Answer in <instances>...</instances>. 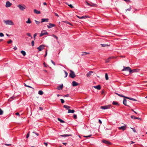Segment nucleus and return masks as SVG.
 Wrapping results in <instances>:
<instances>
[{"instance_id":"1","label":"nucleus","mask_w":147,"mask_h":147,"mask_svg":"<svg viewBox=\"0 0 147 147\" xmlns=\"http://www.w3.org/2000/svg\"><path fill=\"white\" fill-rule=\"evenodd\" d=\"M4 22L7 25L8 24L10 25H14L13 23L10 20H8L6 21H4Z\"/></svg>"},{"instance_id":"2","label":"nucleus","mask_w":147,"mask_h":147,"mask_svg":"<svg viewBox=\"0 0 147 147\" xmlns=\"http://www.w3.org/2000/svg\"><path fill=\"white\" fill-rule=\"evenodd\" d=\"M17 7L19 8V9L22 11H24L25 9L26 6L24 5L23 6L20 4L18 5H17Z\"/></svg>"},{"instance_id":"3","label":"nucleus","mask_w":147,"mask_h":147,"mask_svg":"<svg viewBox=\"0 0 147 147\" xmlns=\"http://www.w3.org/2000/svg\"><path fill=\"white\" fill-rule=\"evenodd\" d=\"M70 73L69 75V77L71 78H74L76 76L74 72L71 70H70Z\"/></svg>"},{"instance_id":"4","label":"nucleus","mask_w":147,"mask_h":147,"mask_svg":"<svg viewBox=\"0 0 147 147\" xmlns=\"http://www.w3.org/2000/svg\"><path fill=\"white\" fill-rule=\"evenodd\" d=\"M111 105H109L105 106H101L100 108L102 109H109L110 108Z\"/></svg>"},{"instance_id":"5","label":"nucleus","mask_w":147,"mask_h":147,"mask_svg":"<svg viewBox=\"0 0 147 147\" xmlns=\"http://www.w3.org/2000/svg\"><path fill=\"white\" fill-rule=\"evenodd\" d=\"M45 46L44 45H40L39 47H37V49H38L39 51H42V50L44 49Z\"/></svg>"},{"instance_id":"6","label":"nucleus","mask_w":147,"mask_h":147,"mask_svg":"<svg viewBox=\"0 0 147 147\" xmlns=\"http://www.w3.org/2000/svg\"><path fill=\"white\" fill-rule=\"evenodd\" d=\"M130 70H131V69L129 67H124L123 69L122 70L129 71L130 73Z\"/></svg>"},{"instance_id":"7","label":"nucleus","mask_w":147,"mask_h":147,"mask_svg":"<svg viewBox=\"0 0 147 147\" xmlns=\"http://www.w3.org/2000/svg\"><path fill=\"white\" fill-rule=\"evenodd\" d=\"M12 4L9 1H7L6 3L5 6L7 7H10Z\"/></svg>"},{"instance_id":"8","label":"nucleus","mask_w":147,"mask_h":147,"mask_svg":"<svg viewBox=\"0 0 147 147\" xmlns=\"http://www.w3.org/2000/svg\"><path fill=\"white\" fill-rule=\"evenodd\" d=\"M48 33L47 32H46L44 30L43 31H42L41 33L40 34V37H41L43 35L47 34Z\"/></svg>"},{"instance_id":"9","label":"nucleus","mask_w":147,"mask_h":147,"mask_svg":"<svg viewBox=\"0 0 147 147\" xmlns=\"http://www.w3.org/2000/svg\"><path fill=\"white\" fill-rule=\"evenodd\" d=\"M49 25H47V27L49 28H50L55 26V24H52L51 23H49Z\"/></svg>"},{"instance_id":"10","label":"nucleus","mask_w":147,"mask_h":147,"mask_svg":"<svg viewBox=\"0 0 147 147\" xmlns=\"http://www.w3.org/2000/svg\"><path fill=\"white\" fill-rule=\"evenodd\" d=\"M119 130H122L123 131H124L126 129V125H125L118 127Z\"/></svg>"},{"instance_id":"11","label":"nucleus","mask_w":147,"mask_h":147,"mask_svg":"<svg viewBox=\"0 0 147 147\" xmlns=\"http://www.w3.org/2000/svg\"><path fill=\"white\" fill-rule=\"evenodd\" d=\"M102 142L103 143H104L108 145H110L111 144V142H110L108 141L107 140H102Z\"/></svg>"},{"instance_id":"12","label":"nucleus","mask_w":147,"mask_h":147,"mask_svg":"<svg viewBox=\"0 0 147 147\" xmlns=\"http://www.w3.org/2000/svg\"><path fill=\"white\" fill-rule=\"evenodd\" d=\"M63 87V84H62L61 85H60L59 86H58L57 88V89L59 90H60L62 89Z\"/></svg>"},{"instance_id":"13","label":"nucleus","mask_w":147,"mask_h":147,"mask_svg":"<svg viewBox=\"0 0 147 147\" xmlns=\"http://www.w3.org/2000/svg\"><path fill=\"white\" fill-rule=\"evenodd\" d=\"M78 85V83L74 81L72 82V85L73 86H77Z\"/></svg>"},{"instance_id":"14","label":"nucleus","mask_w":147,"mask_h":147,"mask_svg":"<svg viewBox=\"0 0 147 147\" xmlns=\"http://www.w3.org/2000/svg\"><path fill=\"white\" fill-rule=\"evenodd\" d=\"M49 19L48 18H42L41 19V22H48Z\"/></svg>"},{"instance_id":"15","label":"nucleus","mask_w":147,"mask_h":147,"mask_svg":"<svg viewBox=\"0 0 147 147\" xmlns=\"http://www.w3.org/2000/svg\"><path fill=\"white\" fill-rule=\"evenodd\" d=\"M93 87L97 89L98 90H100L101 89V86L100 85H98L96 86H94Z\"/></svg>"},{"instance_id":"16","label":"nucleus","mask_w":147,"mask_h":147,"mask_svg":"<svg viewBox=\"0 0 147 147\" xmlns=\"http://www.w3.org/2000/svg\"><path fill=\"white\" fill-rule=\"evenodd\" d=\"M126 102H127V100H126L125 99V98H124L123 99V104L125 106H127V107H129V106L128 105H127L126 104Z\"/></svg>"},{"instance_id":"17","label":"nucleus","mask_w":147,"mask_h":147,"mask_svg":"<svg viewBox=\"0 0 147 147\" xmlns=\"http://www.w3.org/2000/svg\"><path fill=\"white\" fill-rule=\"evenodd\" d=\"M113 58L112 57H109L108 59H105V61L106 63H108L109 62L110 60Z\"/></svg>"},{"instance_id":"18","label":"nucleus","mask_w":147,"mask_h":147,"mask_svg":"<svg viewBox=\"0 0 147 147\" xmlns=\"http://www.w3.org/2000/svg\"><path fill=\"white\" fill-rule=\"evenodd\" d=\"M125 98L129 99V100H133V101H137V100L136 99L134 98H130V97H127L126 96Z\"/></svg>"},{"instance_id":"19","label":"nucleus","mask_w":147,"mask_h":147,"mask_svg":"<svg viewBox=\"0 0 147 147\" xmlns=\"http://www.w3.org/2000/svg\"><path fill=\"white\" fill-rule=\"evenodd\" d=\"M93 73V71H91L89 72L86 74V76L88 77H90L91 75Z\"/></svg>"},{"instance_id":"20","label":"nucleus","mask_w":147,"mask_h":147,"mask_svg":"<svg viewBox=\"0 0 147 147\" xmlns=\"http://www.w3.org/2000/svg\"><path fill=\"white\" fill-rule=\"evenodd\" d=\"M138 71V70L137 69H133L132 70L131 69V70H130V73L137 72Z\"/></svg>"},{"instance_id":"21","label":"nucleus","mask_w":147,"mask_h":147,"mask_svg":"<svg viewBox=\"0 0 147 147\" xmlns=\"http://www.w3.org/2000/svg\"><path fill=\"white\" fill-rule=\"evenodd\" d=\"M34 11L35 13H36L37 14H39L40 13V11H38L36 9H34Z\"/></svg>"},{"instance_id":"22","label":"nucleus","mask_w":147,"mask_h":147,"mask_svg":"<svg viewBox=\"0 0 147 147\" xmlns=\"http://www.w3.org/2000/svg\"><path fill=\"white\" fill-rule=\"evenodd\" d=\"M78 18L80 19H83V18H89V16H82L80 17H79V16H78Z\"/></svg>"},{"instance_id":"23","label":"nucleus","mask_w":147,"mask_h":147,"mask_svg":"<svg viewBox=\"0 0 147 147\" xmlns=\"http://www.w3.org/2000/svg\"><path fill=\"white\" fill-rule=\"evenodd\" d=\"M70 135H68V134H64L60 136L63 137H68L70 136Z\"/></svg>"},{"instance_id":"24","label":"nucleus","mask_w":147,"mask_h":147,"mask_svg":"<svg viewBox=\"0 0 147 147\" xmlns=\"http://www.w3.org/2000/svg\"><path fill=\"white\" fill-rule=\"evenodd\" d=\"M75 112V111L74 110H70V109H68V113H74Z\"/></svg>"},{"instance_id":"25","label":"nucleus","mask_w":147,"mask_h":147,"mask_svg":"<svg viewBox=\"0 0 147 147\" xmlns=\"http://www.w3.org/2000/svg\"><path fill=\"white\" fill-rule=\"evenodd\" d=\"M26 22L27 24H30L32 22L30 20V18H28V20L26 21Z\"/></svg>"},{"instance_id":"26","label":"nucleus","mask_w":147,"mask_h":147,"mask_svg":"<svg viewBox=\"0 0 147 147\" xmlns=\"http://www.w3.org/2000/svg\"><path fill=\"white\" fill-rule=\"evenodd\" d=\"M89 54V53L83 52L82 53V55L84 56V55H86Z\"/></svg>"},{"instance_id":"27","label":"nucleus","mask_w":147,"mask_h":147,"mask_svg":"<svg viewBox=\"0 0 147 147\" xmlns=\"http://www.w3.org/2000/svg\"><path fill=\"white\" fill-rule=\"evenodd\" d=\"M21 53L24 56H25L26 55V52L24 51H21Z\"/></svg>"},{"instance_id":"28","label":"nucleus","mask_w":147,"mask_h":147,"mask_svg":"<svg viewBox=\"0 0 147 147\" xmlns=\"http://www.w3.org/2000/svg\"><path fill=\"white\" fill-rule=\"evenodd\" d=\"M97 6V5L96 4L91 3L90 4V6L91 7H96Z\"/></svg>"},{"instance_id":"29","label":"nucleus","mask_w":147,"mask_h":147,"mask_svg":"<svg viewBox=\"0 0 147 147\" xmlns=\"http://www.w3.org/2000/svg\"><path fill=\"white\" fill-rule=\"evenodd\" d=\"M100 45H101V46L102 47H107V46H109L110 45H109L107 44H100Z\"/></svg>"},{"instance_id":"30","label":"nucleus","mask_w":147,"mask_h":147,"mask_svg":"<svg viewBox=\"0 0 147 147\" xmlns=\"http://www.w3.org/2000/svg\"><path fill=\"white\" fill-rule=\"evenodd\" d=\"M115 94H117V95H118V96H120V97H124L125 98V97L126 96L123 95H121L117 93H115Z\"/></svg>"},{"instance_id":"31","label":"nucleus","mask_w":147,"mask_h":147,"mask_svg":"<svg viewBox=\"0 0 147 147\" xmlns=\"http://www.w3.org/2000/svg\"><path fill=\"white\" fill-rule=\"evenodd\" d=\"M63 107L65 108H66L67 109H68L69 108H70V107L67 105H64L63 106Z\"/></svg>"},{"instance_id":"32","label":"nucleus","mask_w":147,"mask_h":147,"mask_svg":"<svg viewBox=\"0 0 147 147\" xmlns=\"http://www.w3.org/2000/svg\"><path fill=\"white\" fill-rule=\"evenodd\" d=\"M113 104L114 105H119L118 102L115 101H114L113 102Z\"/></svg>"},{"instance_id":"33","label":"nucleus","mask_w":147,"mask_h":147,"mask_svg":"<svg viewBox=\"0 0 147 147\" xmlns=\"http://www.w3.org/2000/svg\"><path fill=\"white\" fill-rule=\"evenodd\" d=\"M43 93V92L42 90H39L38 92V94L40 95H42Z\"/></svg>"},{"instance_id":"34","label":"nucleus","mask_w":147,"mask_h":147,"mask_svg":"<svg viewBox=\"0 0 147 147\" xmlns=\"http://www.w3.org/2000/svg\"><path fill=\"white\" fill-rule=\"evenodd\" d=\"M58 121H60L61 123H64L65 122V121H63V120L61 119H60L59 118H58Z\"/></svg>"},{"instance_id":"35","label":"nucleus","mask_w":147,"mask_h":147,"mask_svg":"<svg viewBox=\"0 0 147 147\" xmlns=\"http://www.w3.org/2000/svg\"><path fill=\"white\" fill-rule=\"evenodd\" d=\"M105 79L106 80H108L109 79L108 75L107 73H106L105 74Z\"/></svg>"},{"instance_id":"36","label":"nucleus","mask_w":147,"mask_h":147,"mask_svg":"<svg viewBox=\"0 0 147 147\" xmlns=\"http://www.w3.org/2000/svg\"><path fill=\"white\" fill-rule=\"evenodd\" d=\"M53 37H54V38H55L57 40L58 39V37L55 36V35L54 34H53L52 36Z\"/></svg>"},{"instance_id":"37","label":"nucleus","mask_w":147,"mask_h":147,"mask_svg":"<svg viewBox=\"0 0 147 147\" xmlns=\"http://www.w3.org/2000/svg\"><path fill=\"white\" fill-rule=\"evenodd\" d=\"M131 118L132 119H136V117L134 115H132L131 116Z\"/></svg>"},{"instance_id":"38","label":"nucleus","mask_w":147,"mask_h":147,"mask_svg":"<svg viewBox=\"0 0 147 147\" xmlns=\"http://www.w3.org/2000/svg\"><path fill=\"white\" fill-rule=\"evenodd\" d=\"M64 72L65 73V78H66L67 76V75H68V73L65 70L64 71Z\"/></svg>"},{"instance_id":"39","label":"nucleus","mask_w":147,"mask_h":147,"mask_svg":"<svg viewBox=\"0 0 147 147\" xmlns=\"http://www.w3.org/2000/svg\"><path fill=\"white\" fill-rule=\"evenodd\" d=\"M63 22L64 23H66V24H69L70 25H71V24L69 22L67 21H63Z\"/></svg>"},{"instance_id":"40","label":"nucleus","mask_w":147,"mask_h":147,"mask_svg":"<svg viewBox=\"0 0 147 147\" xmlns=\"http://www.w3.org/2000/svg\"><path fill=\"white\" fill-rule=\"evenodd\" d=\"M131 7L130 6L129 8L126 9L125 11H127V10L130 11L131 10Z\"/></svg>"},{"instance_id":"41","label":"nucleus","mask_w":147,"mask_h":147,"mask_svg":"<svg viewBox=\"0 0 147 147\" xmlns=\"http://www.w3.org/2000/svg\"><path fill=\"white\" fill-rule=\"evenodd\" d=\"M3 111L1 109H0V115H2L3 114Z\"/></svg>"},{"instance_id":"42","label":"nucleus","mask_w":147,"mask_h":147,"mask_svg":"<svg viewBox=\"0 0 147 147\" xmlns=\"http://www.w3.org/2000/svg\"><path fill=\"white\" fill-rule=\"evenodd\" d=\"M35 21L36 23L37 24H38L40 23V22L39 21H37V20H35Z\"/></svg>"},{"instance_id":"43","label":"nucleus","mask_w":147,"mask_h":147,"mask_svg":"<svg viewBox=\"0 0 147 147\" xmlns=\"http://www.w3.org/2000/svg\"><path fill=\"white\" fill-rule=\"evenodd\" d=\"M26 35L30 37V36H31V34L29 33H27Z\"/></svg>"},{"instance_id":"44","label":"nucleus","mask_w":147,"mask_h":147,"mask_svg":"<svg viewBox=\"0 0 147 147\" xmlns=\"http://www.w3.org/2000/svg\"><path fill=\"white\" fill-rule=\"evenodd\" d=\"M12 42V41L11 40H10L9 41L7 42V43L8 44H10Z\"/></svg>"},{"instance_id":"45","label":"nucleus","mask_w":147,"mask_h":147,"mask_svg":"<svg viewBox=\"0 0 147 147\" xmlns=\"http://www.w3.org/2000/svg\"><path fill=\"white\" fill-rule=\"evenodd\" d=\"M32 46H33L34 45V40H32L31 42Z\"/></svg>"},{"instance_id":"46","label":"nucleus","mask_w":147,"mask_h":147,"mask_svg":"<svg viewBox=\"0 0 147 147\" xmlns=\"http://www.w3.org/2000/svg\"><path fill=\"white\" fill-rule=\"evenodd\" d=\"M4 36V34L2 33H1V32L0 33V36L3 37V36Z\"/></svg>"},{"instance_id":"47","label":"nucleus","mask_w":147,"mask_h":147,"mask_svg":"<svg viewBox=\"0 0 147 147\" xmlns=\"http://www.w3.org/2000/svg\"><path fill=\"white\" fill-rule=\"evenodd\" d=\"M68 6L70 7L71 8H74V7L72 6V5H71V4H69H69H68Z\"/></svg>"},{"instance_id":"48","label":"nucleus","mask_w":147,"mask_h":147,"mask_svg":"<svg viewBox=\"0 0 147 147\" xmlns=\"http://www.w3.org/2000/svg\"><path fill=\"white\" fill-rule=\"evenodd\" d=\"M60 100L62 103H63L64 102V100L63 99H61Z\"/></svg>"},{"instance_id":"49","label":"nucleus","mask_w":147,"mask_h":147,"mask_svg":"<svg viewBox=\"0 0 147 147\" xmlns=\"http://www.w3.org/2000/svg\"><path fill=\"white\" fill-rule=\"evenodd\" d=\"M131 128L132 129L133 131L134 132H136V129L134 128Z\"/></svg>"},{"instance_id":"50","label":"nucleus","mask_w":147,"mask_h":147,"mask_svg":"<svg viewBox=\"0 0 147 147\" xmlns=\"http://www.w3.org/2000/svg\"><path fill=\"white\" fill-rule=\"evenodd\" d=\"M73 117H74V118L75 119H77V115L76 114H74V115Z\"/></svg>"},{"instance_id":"51","label":"nucleus","mask_w":147,"mask_h":147,"mask_svg":"<svg viewBox=\"0 0 147 147\" xmlns=\"http://www.w3.org/2000/svg\"><path fill=\"white\" fill-rule=\"evenodd\" d=\"M37 36V33H35L34 35V39L35 40V37H36V36Z\"/></svg>"},{"instance_id":"52","label":"nucleus","mask_w":147,"mask_h":147,"mask_svg":"<svg viewBox=\"0 0 147 147\" xmlns=\"http://www.w3.org/2000/svg\"><path fill=\"white\" fill-rule=\"evenodd\" d=\"M86 4L87 5H88L89 6H90V3H88V2H86Z\"/></svg>"},{"instance_id":"53","label":"nucleus","mask_w":147,"mask_h":147,"mask_svg":"<svg viewBox=\"0 0 147 147\" xmlns=\"http://www.w3.org/2000/svg\"><path fill=\"white\" fill-rule=\"evenodd\" d=\"M47 50H46V52H45V57L47 55Z\"/></svg>"},{"instance_id":"54","label":"nucleus","mask_w":147,"mask_h":147,"mask_svg":"<svg viewBox=\"0 0 147 147\" xmlns=\"http://www.w3.org/2000/svg\"><path fill=\"white\" fill-rule=\"evenodd\" d=\"M29 133H28L27 134V135L26 136V138H28V137H29Z\"/></svg>"},{"instance_id":"55","label":"nucleus","mask_w":147,"mask_h":147,"mask_svg":"<svg viewBox=\"0 0 147 147\" xmlns=\"http://www.w3.org/2000/svg\"><path fill=\"white\" fill-rule=\"evenodd\" d=\"M5 144V145L6 146H10L11 145V144Z\"/></svg>"},{"instance_id":"56","label":"nucleus","mask_w":147,"mask_h":147,"mask_svg":"<svg viewBox=\"0 0 147 147\" xmlns=\"http://www.w3.org/2000/svg\"><path fill=\"white\" fill-rule=\"evenodd\" d=\"M124 0L127 3L130 2V1L129 0Z\"/></svg>"},{"instance_id":"57","label":"nucleus","mask_w":147,"mask_h":147,"mask_svg":"<svg viewBox=\"0 0 147 147\" xmlns=\"http://www.w3.org/2000/svg\"><path fill=\"white\" fill-rule=\"evenodd\" d=\"M91 136H92L91 135H90L88 136H84V137H86V138H87V137H90Z\"/></svg>"},{"instance_id":"58","label":"nucleus","mask_w":147,"mask_h":147,"mask_svg":"<svg viewBox=\"0 0 147 147\" xmlns=\"http://www.w3.org/2000/svg\"><path fill=\"white\" fill-rule=\"evenodd\" d=\"M15 114L16 115H18V116H20V115L19 114V113H15Z\"/></svg>"},{"instance_id":"59","label":"nucleus","mask_w":147,"mask_h":147,"mask_svg":"<svg viewBox=\"0 0 147 147\" xmlns=\"http://www.w3.org/2000/svg\"><path fill=\"white\" fill-rule=\"evenodd\" d=\"M51 61L52 62V63L54 65H55V63L52 60H51Z\"/></svg>"},{"instance_id":"60","label":"nucleus","mask_w":147,"mask_h":147,"mask_svg":"<svg viewBox=\"0 0 147 147\" xmlns=\"http://www.w3.org/2000/svg\"><path fill=\"white\" fill-rule=\"evenodd\" d=\"M55 16H57L58 17H59V16H58V15L57 14V13H55Z\"/></svg>"},{"instance_id":"61","label":"nucleus","mask_w":147,"mask_h":147,"mask_svg":"<svg viewBox=\"0 0 147 147\" xmlns=\"http://www.w3.org/2000/svg\"><path fill=\"white\" fill-rule=\"evenodd\" d=\"M98 122H99V123H100V124H101L102 123V121H101V120L100 119H99L98 120Z\"/></svg>"},{"instance_id":"62","label":"nucleus","mask_w":147,"mask_h":147,"mask_svg":"<svg viewBox=\"0 0 147 147\" xmlns=\"http://www.w3.org/2000/svg\"><path fill=\"white\" fill-rule=\"evenodd\" d=\"M64 96L66 97H68L69 96V94H67L66 95H65Z\"/></svg>"},{"instance_id":"63","label":"nucleus","mask_w":147,"mask_h":147,"mask_svg":"<svg viewBox=\"0 0 147 147\" xmlns=\"http://www.w3.org/2000/svg\"><path fill=\"white\" fill-rule=\"evenodd\" d=\"M13 49L15 50H17V47H15L13 48Z\"/></svg>"},{"instance_id":"64","label":"nucleus","mask_w":147,"mask_h":147,"mask_svg":"<svg viewBox=\"0 0 147 147\" xmlns=\"http://www.w3.org/2000/svg\"><path fill=\"white\" fill-rule=\"evenodd\" d=\"M44 144L46 146H47V145H48V144L47 143H46V142H44Z\"/></svg>"}]
</instances>
